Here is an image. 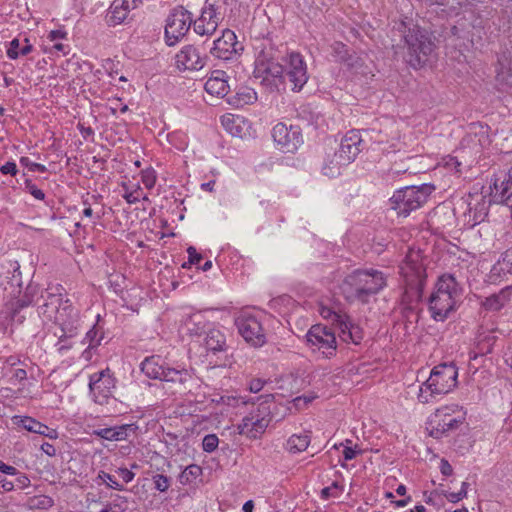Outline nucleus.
<instances>
[{
	"instance_id": "nucleus-1",
	"label": "nucleus",
	"mask_w": 512,
	"mask_h": 512,
	"mask_svg": "<svg viewBox=\"0 0 512 512\" xmlns=\"http://www.w3.org/2000/svg\"><path fill=\"white\" fill-rule=\"evenodd\" d=\"M62 290L63 287L59 285L46 289L45 294H41L44 302L37 309L39 315L60 326L62 332L59 336L60 341L75 336L79 322L78 311L69 299L63 298Z\"/></svg>"
},
{
	"instance_id": "nucleus-2",
	"label": "nucleus",
	"mask_w": 512,
	"mask_h": 512,
	"mask_svg": "<svg viewBox=\"0 0 512 512\" xmlns=\"http://www.w3.org/2000/svg\"><path fill=\"white\" fill-rule=\"evenodd\" d=\"M386 286L383 272L375 269H358L345 277L342 284L347 299L367 303L372 295Z\"/></svg>"
},
{
	"instance_id": "nucleus-3",
	"label": "nucleus",
	"mask_w": 512,
	"mask_h": 512,
	"mask_svg": "<svg viewBox=\"0 0 512 512\" xmlns=\"http://www.w3.org/2000/svg\"><path fill=\"white\" fill-rule=\"evenodd\" d=\"M461 293L462 288L453 274L444 273L439 276L435 290L429 297L431 317L438 322L445 321L455 310Z\"/></svg>"
},
{
	"instance_id": "nucleus-4",
	"label": "nucleus",
	"mask_w": 512,
	"mask_h": 512,
	"mask_svg": "<svg viewBox=\"0 0 512 512\" xmlns=\"http://www.w3.org/2000/svg\"><path fill=\"white\" fill-rule=\"evenodd\" d=\"M403 28V41L407 48L404 55L405 61L414 69L422 67L428 60L434 48L428 32L418 25L407 27L404 22L400 24Z\"/></svg>"
},
{
	"instance_id": "nucleus-5",
	"label": "nucleus",
	"mask_w": 512,
	"mask_h": 512,
	"mask_svg": "<svg viewBox=\"0 0 512 512\" xmlns=\"http://www.w3.org/2000/svg\"><path fill=\"white\" fill-rule=\"evenodd\" d=\"M458 369L453 362L435 366L428 380L420 386L418 399L428 403L434 395L447 394L457 385Z\"/></svg>"
},
{
	"instance_id": "nucleus-6",
	"label": "nucleus",
	"mask_w": 512,
	"mask_h": 512,
	"mask_svg": "<svg viewBox=\"0 0 512 512\" xmlns=\"http://www.w3.org/2000/svg\"><path fill=\"white\" fill-rule=\"evenodd\" d=\"M406 281V289L402 295L401 305L404 309H410L411 305H419L423 290L426 284V269L419 262V256L416 259L408 256L405 266L401 268Z\"/></svg>"
},
{
	"instance_id": "nucleus-7",
	"label": "nucleus",
	"mask_w": 512,
	"mask_h": 512,
	"mask_svg": "<svg viewBox=\"0 0 512 512\" xmlns=\"http://www.w3.org/2000/svg\"><path fill=\"white\" fill-rule=\"evenodd\" d=\"M435 190L433 184L406 186L396 190L390 198V205L399 216L407 217L412 211L421 208Z\"/></svg>"
},
{
	"instance_id": "nucleus-8",
	"label": "nucleus",
	"mask_w": 512,
	"mask_h": 512,
	"mask_svg": "<svg viewBox=\"0 0 512 512\" xmlns=\"http://www.w3.org/2000/svg\"><path fill=\"white\" fill-rule=\"evenodd\" d=\"M273 399V394L257 397V408L245 416L238 425L240 434L255 439L265 432L271 422L270 403Z\"/></svg>"
},
{
	"instance_id": "nucleus-9",
	"label": "nucleus",
	"mask_w": 512,
	"mask_h": 512,
	"mask_svg": "<svg viewBox=\"0 0 512 512\" xmlns=\"http://www.w3.org/2000/svg\"><path fill=\"white\" fill-rule=\"evenodd\" d=\"M362 144L363 141L358 131L347 132L340 142L338 151L334 154V159L331 162L334 166L325 165L323 167L324 174L329 177L339 174L341 166H346L355 160L362 150Z\"/></svg>"
},
{
	"instance_id": "nucleus-10",
	"label": "nucleus",
	"mask_w": 512,
	"mask_h": 512,
	"mask_svg": "<svg viewBox=\"0 0 512 512\" xmlns=\"http://www.w3.org/2000/svg\"><path fill=\"white\" fill-rule=\"evenodd\" d=\"M305 339L312 353H318L327 359L336 355L337 341L331 328L322 324L313 325L306 333Z\"/></svg>"
},
{
	"instance_id": "nucleus-11",
	"label": "nucleus",
	"mask_w": 512,
	"mask_h": 512,
	"mask_svg": "<svg viewBox=\"0 0 512 512\" xmlns=\"http://www.w3.org/2000/svg\"><path fill=\"white\" fill-rule=\"evenodd\" d=\"M194 26L193 16L184 6L178 5L170 10L165 24V42L168 46L177 44Z\"/></svg>"
},
{
	"instance_id": "nucleus-12",
	"label": "nucleus",
	"mask_w": 512,
	"mask_h": 512,
	"mask_svg": "<svg viewBox=\"0 0 512 512\" xmlns=\"http://www.w3.org/2000/svg\"><path fill=\"white\" fill-rule=\"evenodd\" d=\"M222 7L215 0H206L200 16L193 19L194 32L200 36H212L223 20Z\"/></svg>"
},
{
	"instance_id": "nucleus-13",
	"label": "nucleus",
	"mask_w": 512,
	"mask_h": 512,
	"mask_svg": "<svg viewBox=\"0 0 512 512\" xmlns=\"http://www.w3.org/2000/svg\"><path fill=\"white\" fill-rule=\"evenodd\" d=\"M235 325L244 340L254 347L266 343V335L260 320L249 312H242L236 319Z\"/></svg>"
},
{
	"instance_id": "nucleus-14",
	"label": "nucleus",
	"mask_w": 512,
	"mask_h": 512,
	"mask_svg": "<svg viewBox=\"0 0 512 512\" xmlns=\"http://www.w3.org/2000/svg\"><path fill=\"white\" fill-rule=\"evenodd\" d=\"M116 388V380L110 369L96 372L89 377V389L95 403L107 404Z\"/></svg>"
},
{
	"instance_id": "nucleus-15",
	"label": "nucleus",
	"mask_w": 512,
	"mask_h": 512,
	"mask_svg": "<svg viewBox=\"0 0 512 512\" xmlns=\"http://www.w3.org/2000/svg\"><path fill=\"white\" fill-rule=\"evenodd\" d=\"M243 51V46L237 41L234 31L224 29L222 35L213 41L210 54L222 61H233L237 59Z\"/></svg>"
},
{
	"instance_id": "nucleus-16",
	"label": "nucleus",
	"mask_w": 512,
	"mask_h": 512,
	"mask_svg": "<svg viewBox=\"0 0 512 512\" xmlns=\"http://www.w3.org/2000/svg\"><path fill=\"white\" fill-rule=\"evenodd\" d=\"M272 137L277 147L284 153H294L303 143L300 127L287 126L282 122L273 127Z\"/></svg>"
},
{
	"instance_id": "nucleus-17",
	"label": "nucleus",
	"mask_w": 512,
	"mask_h": 512,
	"mask_svg": "<svg viewBox=\"0 0 512 512\" xmlns=\"http://www.w3.org/2000/svg\"><path fill=\"white\" fill-rule=\"evenodd\" d=\"M292 84V90L299 92L307 83L309 75L303 56L298 52H291L285 59L284 77Z\"/></svg>"
},
{
	"instance_id": "nucleus-18",
	"label": "nucleus",
	"mask_w": 512,
	"mask_h": 512,
	"mask_svg": "<svg viewBox=\"0 0 512 512\" xmlns=\"http://www.w3.org/2000/svg\"><path fill=\"white\" fill-rule=\"evenodd\" d=\"M253 74L270 91L277 90L284 82V67L278 62L255 66Z\"/></svg>"
},
{
	"instance_id": "nucleus-19",
	"label": "nucleus",
	"mask_w": 512,
	"mask_h": 512,
	"mask_svg": "<svg viewBox=\"0 0 512 512\" xmlns=\"http://www.w3.org/2000/svg\"><path fill=\"white\" fill-rule=\"evenodd\" d=\"M32 315L30 306L15 297L5 303L0 310V320L10 325H21Z\"/></svg>"
},
{
	"instance_id": "nucleus-20",
	"label": "nucleus",
	"mask_w": 512,
	"mask_h": 512,
	"mask_svg": "<svg viewBox=\"0 0 512 512\" xmlns=\"http://www.w3.org/2000/svg\"><path fill=\"white\" fill-rule=\"evenodd\" d=\"M493 203L502 204L512 196V166L507 171L494 175L490 184Z\"/></svg>"
},
{
	"instance_id": "nucleus-21",
	"label": "nucleus",
	"mask_w": 512,
	"mask_h": 512,
	"mask_svg": "<svg viewBox=\"0 0 512 512\" xmlns=\"http://www.w3.org/2000/svg\"><path fill=\"white\" fill-rule=\"evenodd\" d=\"M447 408L437 409L431 420L430 435L434 438H442L450 431L456 430L462 421L446 412Z\"/></svg>"
},
{
	"instance_id": "nucleus-22",
	"label": "nucleus",
	"mask_w": 512,
	"mask_h": 512,
	"mask_svg": "<svg viewBox=\"0 0 512 512\" xmlns=\"http://www.w3.org/2000/svg\"><path fill=\"white\" fill-rule=\"evenodd\" d=\"M176 64L179 69L198 71L206 64V57L193 45H186L176 54Z\"/></svg>"
},
{
	"instance_id": "nucleus-23",
	"label": "nucleus",
	"mask_w": 512,
	"mask_h": 512,
	"mask_svg": "<svg viewBox=\"0 0 512 512\" xmlns=\"http://www.w3.org/2000/svg\"><path fill=\"white\" fill-rule=\"evenodd\" d=\"M496 86L499 91L506 92L512 88V54L509 51L502 52L498 57L495 76Z\"/></svg>"
},
{
	"instance_id": "nucleus-24",
	"label": "nucleus",
	"mask_w": 512,
	"mask_h": 512,
	"mask_svg": "<svg viewBox=\"0 0 512 512\" xmlns=\"http://www.w3.org/2000/svg\"><path fill=\"white\" fill-rule=\"evenodd\" d=\"M138 426L135 423L120 426L101 428L93 431V435L108 441H123L131 434H135Z\"/></svg>"
},
{
	"instance_id": "nucleus-25",
	"label": "nucleus",
	"mask_w": 512,
	"mask_h": 512,
	"mask_svg": "<svg viewBox=\"0 0 512 512\" xmlns=\"http://www.w3.org/2000/svg\"><path fill=\"white\" fill-rule=\"evenodd\" d=\"M496 328H485L484 325L479 327L477 336H476V350L477 352L473 356V358L477 357V354L485 355L491 353L493 350V346L497 341V336L494 334ZM472 359V356H470Z\"/></svg>"
},
{
	"instance_id": "nucleus-26",
	"label": "nucleus",
	"mask_w": 512,
	"mask_h": 512,
	"mask_svg": "<svg viewBox=\"0 0 512 512\" xmlns=\"http://www.w3.org/2000/svg\"><path fill=\"white\" fill-rule=\"evenodd\" d=\"M205 90L211 95L218 97L228 96L230 87L227 82L226 73L222 70H215L206 81Z\"/></svg>"
},
{
	"instance_id": "nucleus-27",
	"label": "nucleus",
	"mask_w": 512,
	"mask_h": 512,
	"mask_svg": "<svg viewBox=\"0 0 512 512\" xmlns=\"http://www.w3.org/2000/svg\"><path fill=\"white\" fill-rule=\"evenodd\" d=\"M183 326L191 336H202L211 328L202 312H194L185 316Z\"/></svg>"
},
{
	"instance_id": "nucleus-28",
	"label": "nucleus",
	"mask_w": 512,
	"mask_h": 512,
	"mask_svg": "<svg viewBox=\"0 0 512 512\" xmlns=\"http://www.w3.org/2000/svg\"><path fill=\"white\" fill-rule=\"evenodd\" d=\"M512 285L506 286L498 293H494L481 301V308L488 312H498L510 301Z\"/></svg>"
},
{
	"instance_id": "nucleus-29",
	"label": "nucleus",
	"mask_w": 512,
	"mask_h": 512,
	"mask_svg": "<svg viewBox=\"0 0 512 512\" xmlns=\"http://www.w3.org/2000/svg\"><path fill=\"white\" fill-rule=\"evenodd\" d=\"M204 335V345L208 352L217 354L227 351L226 336L220 329L211 327Z\"/></svg>"
},
{
	"instance_id": "nucleus-30",
	"label": "nucleus",
	"mask_w": 512,
	"mask_h": 512,
	"mask_svg": "<svg viewBox=\"0 0 512 512\" xmlns=\"http://www.w3.org/2000/svg\"><path fill=\"white\" fill-rule=\"evenodd\" d=\"M256 58L254 65L259 66L261 64H268L272 62H277L278 60V50L275 45L268 39L261 40L256 46Z\"/></svg>"
},
{
	"instance_id": "nucleus-31",
	"label": "nucleus",
	"mask_w": 512,
	"mask_h": 512,
	"mask_svg": "<svg viewBox=\"0 0 512 512\" xmlns=\"http://www.w3.org/2000/svg\"><path fill=\"white\" fill-rule=\"evenodd\" d=\"M166 365L161 356L152 355L141 362L140 369L148 378L161 380Z\"/></svg>"
},
{
	"instance_id": "nucleus-32",
	"label": "nucleus",
	"mask_w": 512,
	"mask_h": 512,
	"mask_svg": "<svg viewBox=\"0 0 512 512\" xmlns=\"http://www.w3.org/2000/svg\"><path fill=\"white\" fill-rule=\"evenodd\" d=\"M339 337L346 343L360 344L363 339V330L354 324L350 317L346 315L345 320L340 323Z\"/></svg>"
},
{
	"instance_id": "nucleus-33",
	"label": "nucleus",
	"mask_w": 512,
	"mask_h": 512,
	"mask_svg": "<svg viewBox=\"0 0 512 512\" xmlns=\"http://www.w3.org/2000/svg\"><path fill=\"white\" fill-rule=\"evenodd\" d=\"M256 100L257 94L254 89L246 86L240 87L234 94H230L227 97V102L236 108L252 104Z\"/></svg>"
},
{
	"instance_id": "nucleus-34",
	"label": "nucleus",
	"mask_w": 512,
	"mask_h": 512,
	"mask_svg": "<svg viewBox=\"0 0 512 512\" xmlns=\"http://www.w3.org/2000/svg\"><path fill=\"white\" fill-rule=\"evenodd\" d=\"M191 380V374L187 369H176L166 365L161 381L172 384L185 385Z\"/></svg>"
},
{
	"instance_id": "nucleus-35",
	"label": "nucleus",
	"mask_w": 512,
	"mask_h": 512,
	"mask_svg": "<svg viewBox=\"0 0 512 512\" xmlns=\"http://www.w3.org/2000/svg\"><path fill=\"white\" fill-rule=\"evenodd\" d=\"M41 294H44L41 287L37 283L29 281L24 291L20 289L19 295L15 298L32 308L37 300L41 298Z\"/></svg>"
},
{
	"instance_id": "nucleus-36",
	"label": "nucleus",
	"mask_w": 512,
	"mask_h": 512,
	"mask_svg": "<svg viewBox=\"0 0 512 512\" xmlns=\"http://www.w3.org/2000/svg\"><path fill=\"white\" fill-rule=\"evenodd\" d=\"M310 444V436L307 434H293L291 435L285 444V449L289 453H300L305 451Z\"/></svg>"
},
{
	"instance_id": "nucleus-37",
	"label": "nucleus",
	"mask_w": 512,
	"mask_h": 512,
	"mask_svg": "<svg viewBox=\"0 0 512 512\" xmlns=\"http://www.w3.org/2000/svg\"><path fill=\"white\" fill-rule=\"evenodd\" d=\"M12 421L18 427H22L25 430L41 435L45 432V424L37 421L36 419L29 416H14Z\"/></svg>"
},
{
	"instance_id": "nucleus-38",
	"label": "nucleus",
	"mask_w": 512,
	"mask_h": 512,
	"mask_svg": "<svg viewBox=\"0 0 512 512\" xmlns=\"http://www.w3.org/2000/svg\"><path fill=\"white\" fill-rule=\"evenodd\" d=\"M95 483L98 486L105 485L107 488L123 491L125 490V487L123 483H121L116 473H108L103 470H100L95 478Z\"/></svg>"
},
{
	"instance_id": "nucleus-39",
	"label": "nucleus",
	"mask_w": 512,
	"mask_h": 512,
	"mask_svg": "<svg viewBox=\"0 0 512 512\" xmlns=\"http://www.w3.org/2000/svg\"><path fill=\"white\" fill-rule=\"evenodd\" d=\"M128 13L129 12L119 5V0H114L106 16V21L109 26L119 25L126 20Z\"/></svg>"
},
{
	"instance_id": "nucleus-40",
	"label": "nucleus",
	"mask_w": 512,
	"mask_h": 512,
	"mask_svg": "<svg viewBox=\"0 0 512 512\" xmlns=\"http://www.w3.org/2000/svg\"><path fill=\"white\" fill-rule=\"evenodd\" d=\"M477 197L480 198V200L478 201V199H476L477 203L476 204H472L471 202L468 203V206H469V211L472 212L474 211V220L475 221H482L488 214V208L491 204V202H493L492 200V197L486 201V197L483 196V195H476Z\"/></svg>"
},
{
	"instance_id": "nucleus-41",
	"label": "nucleus",
	"mask_w": 512,
	"mask_h": 512,
	"mask_svg": "<svg viewBox=\"0 0 512 512\" xmlns=\"http://www.w3.org/2000/svg\"><path fill=\"white\" fill-rule=\"evenodd\" d=\"M104 338L103 327L98 323L94 324L92 328L86 333L83 343L88 345L89 349L97 348Z\"/></svg>"
},
{
	"instance_id": "nucleus-42",
	"label": "nucleus",
	"mask_w": 512,
	"mask_h": 512,
	"mask_svg": "<svg viewBox=\"0 0 512 512\" xmlns=\"http://www.w3.org/2000/svg\"><path fill=\"white\" fill-rule=\"evenodd\" d=\"M271 421L280 422L291 413V406L277 402L276 397L270 403Z\"/></svg>"
},
{
	"instance_id": "nucleus-43",
	"label": "nucleus",
	"mask_w": 512,
	"mask_h": 512,
	"mask_svg": "<svg viewBox=\"0 0 512 512\" xmlns=\"http://www.w3.org/2000/svg\"><path fill=\"white\" fill-rule=\"evenodd\" d=\"M202 473V469L199 465L191 464L187 466L179 475L178 481L182 485L191 484L197 477Z\"/></svg>"
},
{
	"instance_id": "nucleus-44",
	"label": "nucleus",
	"mask_w": 512,
	"mask_h": 512,
	"mask_svg": "<svg viewBox=\"0 0 512 512\" xmlns=\"http://www.w3.org/2000/svg\"><path fill=\"white\" fill-rule=\"evenodd\" d=\"M242 122L240 117L228 114L221 117V123L225 129L234 136H240L241 128L239 123Z\"/></svg>"
},
{
	"instance_id": "nucleus-45",
	"label": "nucleus",
	"mask_w": 512,
	"mask_h": 512,
	"mask_svg": "<svg viewBox=\"0 0 512 512\" xmlns=\"http://www.w3.org/2000/svg\"><path fill=\"white\" fill-rule=\"evenodd\" d=\"M154 488L159 492H166L171 486V478L163 474H155L152 476Z\"/></svg>"
},
{
	"instance_id": "nucleus-46",
	"label": "nucleus",
	"mask_w": 512,
	"mask_h": 512,
	"mask_svg": "<svg viewBox=\"0 0 512 512\" xmlns=\"http://www.w3.org/2000/svg\"><path fill=\"white\" fill-rule=\"evenodd\" d=\"M320 314L325 319H330L333 324L339 327L340 323L345 320L346 314H341L333 311L329 307H322L320 309Z\"/></svg>"
},
{
	"instance_id": "nucleus-47",
	"label": "nucleus",
	"mask_w": 512,
	"mask_h": 512,
	"mask_svg": "<svg viewBox=\"0 0 512 512\" xmlns=\"http://www.w3.org/2000/svg\"><path fill=\"white\" fill-rule=\"evenodd\" d=\"M342 492V486L337 481H334L330 486L324 487L321 490V498L327 500L331 497L337 498Z\"/></svg>"
},
{
	"instance_id": "nucleus-48",
	"label": "nucleus",
	"mask_w": 512,
	"mask_h": 512,
	"mask_svg": "<svg viewBox=\"0 0 512 512\" xmlns=\"http://www.w3.org/2000/svg\"><path fill=\"white\" fill-rule=\"evenodd\" d=\"M219 439L215 434H208L203 438L202 448L205 452L212 453L218 447Z\"/></svg>"
},
{
	"instance_id": "nucleus-49",
	"label": "nucleus",
	"mask_w": 512,
	"mask_h": 512,
	"mask_svg": "<svg viewBox=\"0 0 512 512\" xmlns=\"http://www.w3.org/2000/svg\"><path fill=\"white\" fill-rule=\"evenodd\" d=\"M12 266V276L10 277V284L12 286L19 287V290L23 287L22 273L20 271V265L15 262Z\"/></svg>"
},
{
	"instance_id": "nucleus-50",
	"label": "nucleus",
	"mask_w": 512,
	"mask_h": 512,
	"mask_svg": "<svg viewBox=\"0 0 512 512\" xmlns=\"http://www.w3.org/2000/svg\"><path fill=\"white\" fill-rule=\"evenodd\" d=\"M114 472L116 473L118 480L121 479V483H123V485L130 483L135 477V473L126 467H119L115 469Z\"/></svg>"
},
{
	"instance_id": "nucleus-51",
	"label": "nucleus",
	"mask_w": 512,
	"mask_h": 512,
	"mask_svg": "<svg viewBox=\"0 0 512 512\" xmlns=\"http://www.w3.org/2000/svg\"><path fill=\"white\" fill-rule=\"evenodd\" d=\"M503 264H505L504 261L502 259H500V260H498L497 263H495L492 266V268L490 270V279L492 281L495 282L507 275L502 268Z\"/></svg>"
},
{
	"instance_id": "nucleus-52",
	"label": "nucleus",
	"mask_w": 512,
	"mask_h": 512,
	"mask_svg": "<svg viewBox=\"0 0 512 512\" xmlns=\"http://www.w3.org/2000/svg\"><path fill=\"white\" fill-rule=\"evenodd\" d=\"M340 62L345 63L350 68L362 65L361 59L358 56L349 54L348 51H344V54L340 56Z\"/></svg>"
},
{
	"instance_id": "nucleus-53",
	"label": "nucleus",
	"mask_w": 512,
	"mask_h": 512,
	"mask_svg": "<svg viewBox=\"0 0 512 512\" xmlns=\"http://www.w3.org/2000/svg\"><path fill=\"white\" fill-rule=\"evenodd\" d=\"M13 476H15V479L13 480L15 489L17 488L22 490L30 485V479L27 477L25 473L19 472L16 469V474H14Z\"/></svg>"
},
{
	"instance_id": "nucleus-54",
	"label": "nucleus",
	"mask_w": 512,
	"mask_h": 512,
	"mask_svg": "<svg viewBox=\"0 0 512 512\" xmlns=\"http://www.w3.org/2000/svg\"><path fill=\"white\" fill-rule=\"evenodd\" d=\"M20 40L17 38H14L10 43L9 47L6 51L7 57L11 60H15L20 56Z\"/></svg>"
},
{
	"instance_id": "nucleus-55",
	"label": "nucleus",
	"mask_w": 512,
	"mask_h": 512,
	"mask_svg": "<svg viewBox=\"0 0 512 512\" xmlns=\"http://www.w3.org/2000/svg\"><path fill=\"white\" fill-rule=\"evenodd\" d=\"M142 183L148 189H152L156 183V173L154 170H146L142 173Z\"/></svg>"
},
{
	"instance_id": "nucleus-56",
	"label": "nucleus",
	"mask_w": 512,
	"mask_h": 512,
	"mask_svg": "<svg viewBox=\"0 0 512 512\" xmlns=\"http://www.w3.org/2000/svg\"><path fill=\"white\" fill-rule=\"evenodd\" d=\"M315 398H316V396H314V395L298 396L293 399V406L296 408V410H301L304 407H306L309 403H311Z\"/></svg>"
},
{
	"instance_id": "nucleus-57",
	"label": "nucleus",
	"mask_w": 512,
	"mask_h": 512,
	"mask_svg": "<svg viewBox=\"0 0 512 512\" xmlns=\"http://www.w3.org/2000/svg\"><path fill=\"white\" fill-rule=\"evenodd\" d=\"M266 383L267 381L262 378H251L247 383V387L251 393H258Z\"/></svg>"
},
{
	"instance_id": "nucleus-58",
	"label": "nucleus",
	"mask_w": 512,
	"mask_h": 512,
	"mask_svg": "<svg viewBox=\"0 0 512 512\" xmlns=\"http://www.w3.org/2000/svg\"><path fill=\"white\" fill-rule=\"evenodd\" d=\"M34 506L41 508V509H47L50 508L53 505V499L49 496H39L34 498Z\"/></svg>"
},
{
	"instance_id": "nucleus-59",
	"label": "nucleus",
	"mask_w": 512,
	"mask_h": 512,
	"mask_svg": "<svg viewBox=\"0 0 512 512\" xmlns=\"http://www.w3.org/2000/svg\"><path fill=\"white\" fill-rule=\"evenodd\" d=\"M50 54H53V55H63V56H66L69 54L70 52V47L69 45H64L62 43H55L53 44V46L49 49L48 51Z\"/></svg>"
},
{
	"instance_id": "nucleus-60",
	"label": "nucleus",
	"mask_w": 512,
	"mask_h": 512,
	"mask_svg": "<svg viewBox=\"0 0 512 512\" xmlns=\"http://www.w3.org/2000/svg\"><path fill=\"white\" fill-rule=\"evenodd\" d=\"M188 253V264H199V262L202 260V255L197 252L196 248L193 246H189L187 248Z\"/></svg>"
},
{
	"instance_id": "nucleus-61",
	"label": "nucleus",
	"mask_w": 512,
	"mask_h": 512,
	"mask_svg": "<svg viewBox=\"0 0 512 512\" xmlns=\"http://www.w3.org/2000/svg\"><path fill=\"white\" fill-rule=\"evenodd\" d=\"M444 497L451 503H458L462 499L467 497V492L459 491L457 493L455 492H445Z\"/></svg>"
},
{
	"instance_id": "nucleus-62",
	"label": "nucleus",
	"mask_w": 512,
	"mask_h": 512,
	"mask_svg": "<svg viewBox=\"0 0 512 512\" xmlns=\"http://www.w3.org/2000/svg\"><path fill=\"white\" fill-rule=\"evenodd\" d=\"M110 503L111 505H115L116 508H119L121 512H125L128 509V500L124 496L116 495Z\"/></svg>"
},
{
	"instance_id": "nucleus-63",
	"label": "nucleus",
	"mask_w": 512,
	"mask_h": 512,
	"mask_svg": "<svg viewBox=\"0 0 512 512\" xmlns=\"http://www.w3.org/2000/svg\"><path fill=\"white\" fill-rule=\"evenodd\" d=\"M0 172L4 175L9 174L11 176H15L18 172V169L15 162L9 161L0 167Z\"/></svg>"
},
{
	"instance_id": "nucleus-64",
	"label": "nucleus",
	"mask_w": 512,
	"mask_h": 512,
	"mask_svg": "<svg viewBox=\"0 0 512 512\" xmlns=\"http://www.w3.org/2000/svg\"><path fill=\"white\" fill-rule=\"evenodd\" d=\"M66 37H67V32L63 29L51 30L47 35V38L51 42H55L56 40H59V39H65Z\"/></svg>"
}]
</instances>
